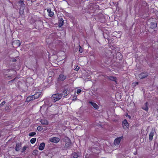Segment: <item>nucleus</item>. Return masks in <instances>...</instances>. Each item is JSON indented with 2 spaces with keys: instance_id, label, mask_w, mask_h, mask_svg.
I'll return each instance as SVG.
<instances>
[{
  "instance_id": "14",
  "label": "nucleus",
  "mask_w": 158,
  "mask_h": 158,
  "mask_svg": "<svg viewBox=\"0 0 158 158\" xmlns=\"http://www.w3.org/2000/svg\"><path fill=\"white\" fill-rule=\"evenodd\" d=\"M42 92L40 91L38 92L35 93L34 95V97L36 99L38 98L41 95Z\"/></svg>"
},
{
  "instance_id": "30",
  "label": "nucleus",
  "mask_w": 158,
  "mask_h": 158,
  "mask_svg": "<svg viewBox=\"0 0 158 158\" xmlns=\"http://www.w3.org/2000/svg\"><path fill=\"white\" fill-rule=\"evenodd\" d=\"M79 52L81 53H82L83 52V49L80 46H79Z\"/></svg>"
},
{
  "instance_id": "35",
  "label": "nucleus",
  "mask_w": 158,
  "mask_h": 158,
  "mask_svg": "<svg viewBox=\"0 0 158 158\" xmlns=\"http://www.w3.org/2000/svg\"><path fill=\"white\" fill-rule=\"evenodd\" d=\"M24 0H20L18 2V3L20 4H22L24 3Z\"/></svg>"
},
{
  "instance_id": "34",
  "label": "nucleus",
  "mask_w": 158,
  "mask_h": 158,
  "mask_svg": "<svg viewBox=\"0 0 158 158\" xmlns=\"http://www.w3.org/2000/svg\"><path fill=\"white\" fill-rule=\"evenodd\" d=\"M81 92V89H78L77 90V94H79Z\"/></svg>"
},
{
  "instance_id": "23",
  "label": "nucleus",
  "mask_w": 158,
  "mask_h": 158,
  "mask_svg": "<svg viewBox=\"0 0 158 158\" xmlns=\"http://www.w3.org/2000/svg\"><path fill=\"white\" fill-rule=\"evenodd\" d=\"M36 134V133L35 132H32L30 133L29 134V136H33Z\"/></svg>"
},
{
  "instance_id": "40",
  "label": "nucleus",
  "mask_w": 158,
  "mask_h": 158,
  "mask_svg": "<svg viewBox=\"0 0 158 158\" xmlns=\"http://www.w3.org/2000/svg\"><path fill=\"white\" fill-rule=\"evenodd\" d=\"M120 56H121V58H122V56L121 54H120Z\"/></svg>"
},
{
  "instance_id": "26",
  "label": "nucleus",
  "mask_w": 158,
  "mask_h": 158,
  "mask_svg": "<svg viewBox=\"0 0 158 158\" xmlns=\"http://www.w3.org/2000/svg\"><path fill=\"white\" fill-rule=\"evenodd\" d=\"M10 106H7L5 108V110L8 111H10Z\"/></svg>"
},
{
  "instance_id": "25",
  "label": "nucleus",
  "mask_w": 158,
  "mask_h": 158,
  "mask_svg": "<svg viewBox=\"0 0 158 158\" xmlns=\"http://www.w3.org/2000/svg\"><path fill=\"white\" fill-rule=\"evenodd\" d=\"M37 130L38 131H40L43 130V128L41 126H39L37 127Z\"/></svg>"
},
{
  "instance_id": "24",
  "label": "nucleus",
  "mask_w": 158,
  "mask_h": 158,
  "mask_svg": "<svg viewBox=\"0 0 158 158\" xmlns=\"http://www.w3.org/2000/svg\"><path fill=\"white\" fill-rule=\"evenodd\" d=\"M20 4V6H21L20 7L21 8V9H22L23 10H24L25 7V4L23 3Z\"/></svg>"
},
{
  "instance_id": "19",
  "label": "nucleus",
  "mask_w": 158,
  "mask_h": 158,
  "mask_svg": "<svg viewBox=\"0 0 158 158\" xmlns=\"http://www.w3.org/2000/svg\"><path fill=\"white\" fill-rule=\"evenodd\" d=\"M71 145V143L70 141H68L66 142L65 145V147L67 148H70Z\"/></svg>"
},
{
  "instance_id": "22",
  "label": "nucleus",
  "mask_w": 158,
  "mask_h": 158,
  "mask_svg": "<svg viewBox=\"0 0 158 158\" xmlns=\"http://www.w3.org/2000/svg\"><path fill=\"white\" fill-rule=\"evenodd\" d=\"M36 141V138H32L30 140V142L32 144L35 143Z\"/></svg>"
},
{
  "instance_id": "39",
  "label": "nucleus",
  "mask_w": 158,
  "mask_h": 158,
  "mask_svg": "<svg viewBox=\"0 0 158 158\" xmlns=\"http://www.w3.org/2000/svg\"><path fill=\"white\" fill-rule=\"evenodd\" d=\"M15 78L14 79H13L11 81H13L15 80Z\"/></svg>"
},
{
  "instance_id": "5",
  "label": "nucleus",
  "mask_w": 158,
  "mask_h": 158,
  "mask_svg": "<svg viewBox=\"0 0 158 158\" xmlns=\"http://www.w3.org/2000/svg\"><path fill=\"white\" fill-rule=\"evenodd\" d=\"M122 136H121L117 137L115 139L114 142V144L115 145H118L121 139L122 138Z\"/></svg>"
},
{
  "instance_id": "2",
  "label": "nucleus",
  "mask_w": 158,
  "mask_h": 158,
  "mask_svg": "<svg viewBox=\"0 0 158 158\" xmlns=\"http://www.w3.org/2000/svg\"><path fill=\"white\" fill-rule=\"evenodd\" d=\"M66 78L67 76L66 75L63 74H60L57 77V81H63L66 79Z\"/></svg>"
},
{
  "instance_id": "27",
  "label": "nucleus",
  "mask_w": 158,
  "mask_h": 158,
  "mask_svg": "<svg viewBox=\"0 0 158 158\" xmlns=\"http://www.w3.org/2000/svg\"><path fill=\"white\" fill-rule=\"evenodd\" d=\"M24 12V10H23L22 9H21V7H20L19 9V14L20 15L23 14Z\"/></svg>"
},
{
  "instance_id": "37",
  "label": "nucleus",
  "mask_w": 158,
  "mask_h": 158,
  "mask_svg": "<svg viewBox=\"0 0 158 158\" xmlns=\"http://www.w3.org/2000/svg\"><path fill=\"white\" fill-rule=\"evenodd\" d=\"M79 67L78 66H77L76 68L75 69V70H78L79 69Z\"/></svg>"
},
{
  "instance_id": "3",
  "label": "nucleus",
  "mask_w": 158,
  "mask_h": 158,
  "mask_svg": "<svg viewBox=\"0 0 158 158\" xmlns=\"http://www.w3.org/2000/svg\"><path fill=\"white\" fill-rule=\"evenodd\" d=\"M148 75L149 73L148 72H143L139 74L138 77L140 79H143L148 76Z\"/></svg>"
},
{
  "instance_id": "17",
  "label": "nucleus",
  "mask_w": 158,
  "mask_h": 158,
  "mask_svg": "<svg viewBox=\"0 0 158 158\" xmlns=\"http://www.w3.org/2000/svg\"><path fill=\"white\" fill-rule=\"evenodd\" d=\"M72 157L71 158H80L78 154L76 152H73L72 154Z\"/></svg>"
},
{
  "instance_id": "6",
  "label": "nucleus",
  "mask_w": 158,
  "mask_h": 158,
  "mask_svg": "<svg viewBox=\"0 0 158 158\" xmlns=\"http://www.w3.org/2000/svg\"><path fill=\"white\" fill-rule=\"evenodd\" d=\"M12 45L14 47L16 46L15 47H17L20 46L21 45L20 41L19 40H16L12 43Z\"/></svg>"
},
{
  "instance_id": "21",
  "label": "nucleus",
  "mask_w": 158,
  "mask_h": 158,
  "mask_svg": "<svg viewBox=\"0 0 158 158\" xmlns=\"http://www.w3.org/2000/svg\"><path fill=\"white\" fill-rule=\"evenodd\" d=\"M108 79L110 80L114 81L116 82V77L112 76H110L109 77Z\"/></svg>"
},
{
  "instance_id": "16",
  "label": "nucleus",
  "mask_w": 158,
  "mask_h": 158,
  "mask_svg": "<svg viewBox=\"0 0 158 158\" xmlns=\"http://www.w3.org/2000/svg\"><path fill=\"white\" fill-rule=\"evenodd\" d=\"M145 106L143 107L142 108L144 110L148 111V102H146L144 104Z\"/></svg>"
},
{
  "instance_id": "29",
  "label": "nucleus",
  "mask_w": 158,
  "mask_h": 158,
  "mask_svg": "<svg viewBox=\"0 0 158 158\" xmlns=\"http://www.w3.org/2000/svg\"><path fill=\"white\" fill-rule=\"evenodd\" d=\"M31 101V98H30L29 96L27 97L26 100V101L27 102H29L30 101Z\"/></svg>"
},
{
  "instance_id": "9",
  "label": "nucleus",
  "mask_w": 158,
  "mask_h": 158,
  "mask_svg": "<svg viewBox=\"0 0 158 158\" xmlns=\"http://www.w3.org/2000/svg\"><path fill=\"white\" fill-rule=\"evenodd\" d=\"M45 146V144L44 143L42 142L40 143L39 147V149L40 151L43 150Z\"/></svg>"
},
{
  "instance_id": "18",
  "label": "nucleus",
  "mask_w": 158,
  "mask_h": 158,
  "mask_svg": "<svg viewBox=\"0 0 158 158\" xmlns=\"http://www.w3.org/2000/svg\"><path fill=\"white\" fill-rule=\"evenodd\" d=\"M151 28L152 29L156 28L157 27V24L155 22H152L151 23Z\"/></svg>"
},
{
  "instance_id": "15",
  "label": "nucleus",
  "mask_w": 158,
  "mask_h": 158,
  "mask_svg": "<svg viewBox=\"0 0 158 158\" xmlns=\"http://www.w3.org/2000/svg\"><path fill=\"white\" fill-rule=\"evenodd\" d=\"M68 89H64L63 91L62 94L63 97H65L67 96L68 95Z\"/></svg>"
},
{
  "instance_id": "4",
  "label": "nucleus",
  "mask_w": 158,
  "mask_h": 158,
  "mask_svg": "<svg viewBox=\"0 0 158 158\" xmlns=\"http://www.w3.org/2000/svg\"><path fill=\"white\" fill-rule=\"evenodd\" d=\"M60 139L58 137H52L50 138V142L55 143H57L60 141Z\"/></svg>"
},
{
  "instance_id": "36",
  "label": "nucleus",
  "mask_w": 158,
  "mask_h": 158,
  "mask_svg": "<svg viewBox=\"0 0 158 158\" xmlns=\"http://www.w3.org/2000/svg\"><path fill=\"white\" fill-rule=\"evenodd\" d=\"M37 151L35 150L33 151V155L35 154V155H36L37 154Z\"/></svg>"
},
{
  "instance_id": "31",
  "label": "nucleus",
  "mask_w": 158,
  "mask_h": 158,
  "mask_svg": "<svg viewBox=\"0 0 158 158\" xmlns=\"http://www.w3.org/2000/svg\"><path fill=\"white\" fill-rule=\"evenodd\" d=\"M6 103V102L5 101H3L2 102H1L0 104V107L2 106Z\"/></svg>"
},
{
  "instance_id": "1",
  "label": "nucleus",
  "mask_w": 158,
  "mask_h": 158,
  "mask_svg": "<svg viewBox=\"0 0 158 158\" xmlns=\"http://www.w3.org/2000/svg\"><path fill=\"white\" fill-rule=\"evenodd\" d=\"M62 97V94H56L52 95L51 97L52 101L54 102L59 101Z\"/></svg>"
},
{
  "instance_id": "42",
  "label": "nucleus",
  "mask_w": 158,
  "mask_h": 158,
  "mask_svg": "<svg viewBox=\"0 0 158 158\" xmlns=\"http://www.w3.org/2000/svg\"><path fill=\"white\" fill-rule=\"evenodd\" d=\"M128 117H129V118H130V116L129 115V116H128Z\"/></svg>"
},
{
  "instance_id": "41",
  "label": "nucleus",
  "mask_w": 158,
  "mask_h": 158,
  "mask_svg": "<svg viewBox=\"0 0 158 158\" xmlns=\"http://www.w3.org/2000/svg\"><path fill=\"white\" fill-rule=\"evenodd\" d=\"M136 84H138V82H136Z\"/></svg>"
},
{
  "instance_id": "10",
  "label": "nucleus",
  "mask_w": 158,
  "mask_h": 158,
  "mask_svg": "<svg viewBox=\"0 0 158 158\" xmlns=\"http://www.w3.org/2000/svg\"><path fill=\"white\" fill-rule=\"evenodd\" d=\"M47 11L48 13V15L49 17H52L54 15V12L52 11L50 8H48L47 9Z\"/></svg>"
},
{
  "instance_id": "8",
  "label": "nucleus",
  "mask_w": 158,
  "mask_h": 158,
  "mask_svg": "<svg viewBox=\"0 0 158 158\" xmlns=\"http://www.w3.org/2000/svg\"><path fill=\"white\" fill-rule=\"evenodd\" d=\"M40 122L41 124L44 125H48L49 123L48 120L44 118L41 119L40 120Z\"/></svg>"
},
{
  "instance_id": "13",
  "label": "nucleus",
  "mask_w": 158,
  "mask_h": 158,
  "mask_svg": "<svg viewBox=\"0 0 158 158\" xmlns=\"http://www.w3.org/2000/svg\"><path fill=\"white\" fill-rule=\"evenodd\" d=\"M89 103L94 108L96 109H98L99 108L98 106L96 103L93 102L91 101H89Z\"/></svg>"
},
{
  "instance_id": "28",
  "label": "nucleus",
  "mask_w": 158,
  "mask_h": 158,
  "mask_svg": "<svg viewBox=\"0 0 158 158\" xmlns=\"http://www.w3.org/2000/svg\"><path fill=\"white\" fill-rule=\"evenodd\" d=\"M26 149H27L26 146H24L23 147V149H22V150L21 151V152L22 153L23 152L26 150Z\"/></svg>"
},
{
  "instance_id": "38",
  "label": "nucleus",
  "mask_w": 158,
  "mask_h": 158,
  "mask_svg": "<svg viewBox=\"0 0 158 158\" xmlns=\"http://www.w3.org/2000/svg\"><path fill=\"white\" fill-rule=\"evenodd\" d=\"M12 61L13 62H15L17 60L15 59H13Z\"/></svg>"
},
{
  "instance_id": "7",
  "label": "nucleus",
  "mask_w": 158,
  "mask_h": 158,
  "mask_svg": "<svg viewBox=\"0 0 158 158\" xmlns=\"http://www.w3.org/2000/svg\"><path fill=\"white\" fill-rule=\"evenodd\" d=\"M123 125L124 129L128 128L129 127V124L127 120L125 119L122 122Z\"/></svg>"
},
{
  "instance_id": "11",
  "label": "nucleus",
  "mask_w": 158,
  "mask_h": 158,
  "mask_svg": "<svg viewBox=\"0 0 158 158\" xmlns=\"http://www.w3.org/2000/svg\"><path fill=\"white\" fill-rule=\"evenodd\" d=\"M59 27H61L64 24V21L63 19L62 18H60L59 22Z\"/></svg>"
},
{
  "instance_id": "32",
  "label": "nucleus",
  "mask_w": 158,
  "mask_h": 158,
  "mask_svg": "<svg viewBox=\"0 0 158 158\" xmlns=\"http://www.w3.org/2000/svg\"><path fill=\"white\" fill-rule=\"evenodd\" d=\"M29 97L31 98V100H33L35 99H36L35 98V97H34V95L32 96H29Z\"/></svg>"
},
{
  "instance_id": "33",
  "label": "nucleus",
  "mask_w": 158,
  "mask_h": 158,
  "mask_svg": "<svg viewBox=\"0 0 158 158\" xmlns=\"http://www.w3.org/2000/svg\"><path fill=\"white\" fill-rule=\"evenodd\" d=\"M29 97L31 98V100H33L35 99H36L35 98V97H34V95L32 96H29Z\"/></svg>"
},
{
  "instance_id": "20",
  "label": "nucleus",
  "mask_w": 158,
  "mask_h": 158,
  "mask_svg": "<svg viewBox=\"0 0 158 158\" xmlns=\"http://www.w3.org/2000/svg\"><path fill=\"white\" fill-rule=\"evenodd\" d=\"M154 135V132L153 131H151L149 137V139L150 141H152L153 139V137Z\"/></svg>"
},
{
  "instance_id": "12",
  "label": "nucleus",
  "mask_w": 158,
  "mask_h": 158,
  "mask_svg": "<svg viewBox=\"0 0 158 158\" xmlns=\"http://www.w3.org/2000/svg\"><path fill=\"white\" fill-rule=\"evenodd\" d=\"M21 147V143H16V147H15V150L18 152L19 151L20 148Z\"/></svg>"
}]
</instances>
